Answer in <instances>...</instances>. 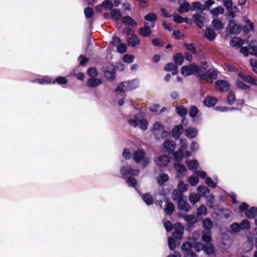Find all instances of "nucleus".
<instances>
[{
	"label": "nucleus",
	"instance_id": "obj_16",
	"mask_svg": "<svg viewBox=\"0 0 257 257\" xmlns=\"http://www.w3.org/2000/svg\"><path fill=\"white\" fill-rule=\"evenodd\" d=\"M229 30L232 34H237L240 32V26L233 20L229 22Z\"/></svg>",
	"mask_w": 257,
	"mask_h": 257
},
{
	"label": "nucleus",
	"instance_id": "obj_46",
	"mask_svg": "<svg viewBox=\"0 0 257 257\" xmlns=\"http://www.w3.org/2000/svg\"><path fill=\"white\" fill-rule=\"evenodd\" d=\"M200 195L194 193L191 194L189 196V200L190 202L193 204L198 202L200 200Z\"/></svg>",
	"mask_w": 257,
	"mask_h": 257
},
{
	"label": "nucleus",
	"instance_id": "obj_37",
	"mask_svg": "<svg viewBox=\"0 0 257 257\" xmlns=\"http://www.w3.org/2000/svg\"><path fill=\"white\" fill-rule=\"evenodd\" d=\"M245 215L249 218H253L257 216V208L252 207L245 211Z\"/></svg>",
	"mask_w": 257,
	"mask_h": 257
},
{
	"label": "nucleus",
	"instance_id": "obj_7",
	"mask_svg": "<svg viewBox=\"0 0 257 257\" xmlns=\"http://www.w3.org/2000/svg\"><path fill=\"white\" fill-rule=\"evenodd\" d=\"M174 230L172 232L173 236L177 239H181L184 233V227L180 223H176L174 226Z\"/></svg>",
	"mask_w": 257,
	"mask_h": 257
},
{
	"label": "nucleus",
	"instance_id": "obj_45",
	"mask_svg": "<svg viewBox=\"0 0 257 257\" xmlns=\"http://www.w3.org/2000/svg\"><path fill=\"white\" fill-rule=\"evenodd\" d=\"M188 187V185L187 184L184 183L182 181H180L177 185L176 189L182 192L183 193V192H185L187 190Z\"/></svg>",
	"mask_w": 257,
	"mask_h": 257
},
{
	"label": "nucleus",
	"instance_id": "obj_13",
	"mask_svg": "<svg viewBox=\"0 0 257 257\" xmlns=\"http://www.w3.org/2000/svg\"><path fill=\"white\" fill-rule=\"evenodd\" d=\"M195 23L200 28L204 26V22L205 21V17L201 14H195L193 16Z\"/></svg>",
	"mask_w": 257,
	"mask_h": 257
},
{
	"label": "nucleus",
	"instance_id": "obj_31",
	"mask_svg": "<svg viewBox=\"0 0 257 257\" xmlns=\"http://www.w3.org/2000/svg\"><path fill=\"white\" fill-rule=\"evenodd\" d=\"M243 78H242L241 76H238V78L236 83V85L237 87L239 88L242 89H246L249 88V85L246 84L244 82Z\"/></svg>",
	"mask_w": 257,
	"mask_h": 257
},
{
	"label": "nucleus",
	"instance_id": "obj_55",
	"mask_svg": "<svg viewBox=\"0 0 257 257\" xmlns=\"http://www.w3.org/2000/svg\"><path fill=\"white\" fill-rule=\"evenodd\" d=\"M184 217L189 224H194L197 221L196 217L193 215H185Z\"/></svg>",
	"mask_w": 257,
	"mask_h": 257
},
{
	"label": "nucleus",
	"instance_id": "obj_42",
	"mask_svg": "<svg viewBox=\"0 0 257 257\" xmlns=\"http://www.w3.org/2000/svg\"><path fill=\"white\" fill-rule=\"evenodd\" d=\"M176 111L177 114L182 117L185 116L188 112L187 109L182 106H177L176 108Z\"/></svg>",
	"mask_w": 257,
	"mask_h": 257
},
{
	"label": "nucleus",
	"instance_id": "obj_10",
	"mask_svg": "<svg viewBox=\"0 0 257 257\" xmlns=\"http://www.w3.org/2000/svg\"><path fill=\"white\" fill-rule=\"evenodd\" d=\"M229 84L225 80H218L215 82V88L221 92L227 91L229 89Z\"/></svg>",
	"mask_w": 257,
	"mask_h": 257
},
{
	"label": "nucleus",
	"instance_id": "obj_22",
	"mask_svg": "<svg viewBox=\"0 0 257 257\" xmlns=\"http://www.w3.org/2000/svg\"><path fill=\"white\" fill-rule=\"evenodd\" d=\"M183 127L182 125L176 126L172 131L173 137L176 139H178L183 132Z\"/></svg>",
	"mask_w": 257,
	"mask_h": 257
},
{
	"label": "nucleus",
	"instance_id": "obj_57",
	"mask_svg": "<svg viewBox=\"0 0 257 257\" xmlns=\"http://www.w3.org/2000/svg\"><path fill=\"white\" fill-rule=\"evenodd\" d=\"M173 19L174 22L177 23H183L185 19L183 18L181 16L177 13H174L172 15Z\"/></svg>",
	"mask_w": 257,
	"mask_h": 257
},
{
	"label": "nucleus",
	"instance_id": "obj_24",
	"mask_svg": "<svg viewBox=\"0 0 257 257\" xmlns=\"http://www.w3.org/2000/svg\"><path fill=\"white\" fill-rule=\"evenodd\" d=\"M122 22L124 24L133 27H136L137 25V23L135 21V20L129 16L124 17L122 19Z\"/></svg>",
	"mask_w": 257,
	"mask_h": 257
},
{
	"label": "nucleus",
	"instance_id": "obj_29",
	"mask_svg": "<svg viewBox=\"0 0 257 257\" xmlns=\"http://www.w3.org/2000/svg\"><path fill=\"white\" fill-rule=\"evenodd\" d=\"M125 82L126 84L125 89H127V91L134 89L139 86V82L137 80H132Z\"/></svg>",
	"mask_w": 257,
	"mask_h": 257
},
{
	"label": "nucleus",
	"instance_id": "obj_20",
	"mask_svg": "<svg viewBox=\"0 0 257 257\" xmlns=\"http://www.w3.org/2000/svg\"><path fill=\"white\" fill-rule=\"evenodd\" d=\"M184 133L186 137L189 138H194L197 136L198 131L195 128L189 127L185 130Z\"/></svg>",
	"mask_w": 257,
	"mask_h": 257
},
{
	"label": "nucleus",
	"instance_id": "obj_50",
	"mask_svg": "<svg viewBox=\"0 0 257 257\" xmlns=\"http://www.w3.org/2000/svg\"><path fill=\"white\" fill-rule=\"evenodd\" d=\"M206 204L210 208H212L213 207V204L214 201V195L210 194L206 197Z\"/></svg>",
	"mask_w": 257,
	"mask_h": 257
},
{
	"label": "nucleus",
	"instance_id": "obj_56",
	"mask_svg": "<svg viewBox=\"0 0 257 257\" xmlns=\"http://www.w3.org/2000/svg\"><path fill=\"white\" fill-rule=\"evenodd\" d=\"M116 49L118 52L122 54L126 52V47L124 43L121 42L119 45L116 46Z\"/></svg>",
	"mask_w": 257,
	"mask_h": 257
},
{
	"label": "nucleus",
	"instance_id": "obj_35",
	"mask_svg": "<svg viewBox=\"0 0 257 257\" xmlns=\"http://www.w3.org/2000/svg\"><path fill=\"white\" fill-rule=\"evenodd\" d=\"M211 24L213 27L216 30H219L223 28L222 22L217 18H213Z\"/></svg>",
	"mask_w": 257,
	"mask_h": 257
},
{
	"label": "nucleus",
	"instance_id": "obj_62",
	"mask_svg": "<svg viewBox=\"0 0 257 257\" xmlns=\"http://www.w3.org/2000/svg\"><path fill=\"white\" fill-rule=\"evenodd\" d=\"M123 61L130 63H132L134 60V56L132 55L125 54L123 56Z\"/></svg>",
	"mask_w": 257,
	"mask_h": 257
},
{
	"label": "nucleus",
	"instance_id": "obj_12",
	"mask_svg": "<svg viewBox=\"0 0 257 257\" xmlns=\"http://www.w3.org/2000/svg\"><path fill=\"white\" fill-rule=\"evenodd\" d=\"M177 203V208L179 210H183L186 212H187L191 209V206L190 205L186 202L183 198Z\"/></svg>",
	"mask_w": 257,
	"mask_h": 257
},
{
	"label": "nucleus",
	"instance_id": "obj_63",
	"mask_svg": "<svg viewBox=\"0 0 257 257\" xmlns=\"http://www.w3.org/2000/svg\"><path fill=\"white\" fill-rule=\"evenodd\" d=\"M249 64L252 70L257 74V61L255 59H251L249 60Z\"/></svg>",
	"mask_w": 257,
	"mask_h": 257
},
{
	"label": "nucleus",
	"instance_id": "obj_25",
	"mask_svg": "<svg viewBox=\"0 0 257 257\" xmlns=\"http://www.w3.org/2000/svg\"><path fill=\"white\" fill-rule=\"evenodd\" d=\"M224 12V10L222 6L217 7L210 10V13L213 18H217L219 14H223Z\"/></svg>",
	"mask_w": 257,
	"mask_h": 257
},
{
	"label": "nucleus",
	"instance_id": "obj_5",
	"mask_svg": "<svg viewBox=\"0 0 257 257\" xmlns=\"http://www.w3.org/2000/svg\"><path fill=\"white\" fill-rule=\"evenodd\" d=\"M152 131L157 139L167 137L168 135V132L165 130L164 126L158 121L154 123Z\"/></svg>",
	"mask_w": 257,
	"mask_h": 257
},
{
	"label": "nucleus",
	"instance_id": "obj_39",
	"mask_svg": "<svg viewBox=\"0 0 257 257\" xmlns=\"http://www.w3.org/2000/svg\"><path fill=\"white\" fill-rule=\"evenodd\" d=\"M174 167L176 171L179 174H181L186 171L185 167L182 164L178 163H175L174 164Z\"/></svg>",
	"mask_w": 257,
	"mask_h": 257
},
{
	"label": "nucleus",
	"instance_id": "obj_44",
	"mask_svg": "<svg viewBox=\"0 0 257 257\" xmlns=\"http://www.w3.org/2000/svg\"><path fill=\"white\" fill-rule=\"evenodd\" d=\"M187 165L190 170H194L198 168L199 163L197 160H191L187 161Z\"/></svg>",
	"mask_w": 257,
	"mask_h": 257
},
{
	"label": "nucleus",
	"instance_id": "obj_17",
	"mask_svg": "<svg viewBox=\"0 0 257 257\" xmlns=\"http://www.w3.org/2000/svg\"><path fill=\"white\" fill-rule=\"evenodd\" d=\"M102 83L101 79L95 78H89L87 80V85L89 87L95 88Z\"/></svg>",
	"mask_w": 257,
	"mask_h": 257
},
{
	"label": "nucleus",
	"instance_id": "obj_14",
	"mask_svg": "<svg viewBox=\"0 0 257 257\" xmlns=\"http://www.w3.org/2000/svg\"><path fill=\"white\" fill-rule=\"evenodd\" d=\"M145 19L147 21L146 22L149 23L151 27L154 28L155 25V22L157 19V16L155 13H151L145 17Z\"/></svg>",
	"mask_w": 257,
	"mask_h": 257
},
{
	"label": "nucleus",
	"instance_id": "obj_58",
	"mask_svg": "<svg viewBox=\"0 0 257 257\" xmlns=\"http://www.w3.org/2000/svg\"><path fill=\"white\" fill-rule=\"evenodd\" d=\"M199 179L198 177L195 176H191L188 179V182L191 185L195 186L198 183Z\"/></svg>",
	"mask_w": 257,
	"mask_h": 257
},
{
	"label": "nucleus",
	"instance_id": "obj_23",
	"mask_svg": "<svg viewBox=\"0 0 257 257\" xmlns=\"http://www.w3.org/2000/svg\"><path fill=\"white\" fill-rule=\"evenodd\" d=\"M204 36L210 41H213L216 37V34L212 29L209 28L206 29L204 33Z\"/></svg>",
	"mask_w": 257,
	"mask_h": 257
},
{
	"label": "nucleus",
	"instance_id": "obj_2",
	"mask_svg": "<svg viewBox=\"0 0 257 257\" xmlns=\"http://www.w3.org/2000/svg\"><path fill=\"white\" fill-rule=\"evenodd\" d=\"M181 73L185 76L193 74L195 73L198 74L200 78H206V76L205 74L203 73L202 70L200 69L195 63L183 66L181 68Z\"/></svg>",
	"mask_w": 257,
	"mask_h": 257
},
{
	"label": "nucleus",
	"instance_id": "obj_21",
	"mask_svg": "<svg viewBox=\"0 0 257 257\" xmlns=\"http://www.w3.org/2000/svg\"><path fill=\"white\" fill-rule=\"evenodd\" d=\"M169 179V176L165 173L160 174L157 177V183L159 185H163L168 182Z\"/></svg>",
	"mask_w": 257,
	"mask_h": 257
},
{
	"label": "nucleus",
	"instance_id": "obj_59",
	"mask_svg": "<svg viewBox=\"0 0 257 257\" xmlns=\"http://www.w3.org/2000/svg\"><path fill=\"white\" fill-rule=\"evenodd\" d=\"M235 100V96L232 92H229L227 96V102L229 104L232 105Z\"/></svg>",
	"mask_w": 257,
	"mask_h": 257
},
{
	"label": "nucleus",
	"instance_id": "obj_60",
	"mask_svg": "<svg viewBox=\"0 0 257 257\" xmlns=\"http://www.w3.org/2000/svg\"><path fill=\"white\" fill-rule=\"evenodd\" d=\"M230 228L232 231L235 232H238L241 230L239 224L236 222H234L231 224L230 226Z\"/></svg>",
	"mask_w": 257,
	"mask_h": 257
},
{
	"label": "nucleus",
	"instance_id": "obj_8",
	"mask_svg": "<svg viewBox=\"0 0 257 257\" xmlns=\"http://www.w3.org/2000/svg\"><path fill=\"white\" fill-rule=\"evenodd\" d=\"M149 22H145L144 27H141L139 30V34L140 36L144 37H149L151 36V29Z\"/></svg>",
	"mask_w": 257,
	"mask_h": 257
},
{
	"label": "nucleus",
	"instance_id": "obj_11",
	"mask_svg": "<svg viewBox=\"0 0 257 257\" xmlns=\"http://www.w3.org/2000/svg\"><path fill=\"white\" fill-rule=\"evenodd\" d=\"M126 42L128 46L135 47L140 44V40L136 35L133 34L127 39Z\"/></svg>",
	"mask_w": 257,
	"mask_h": 257
},
{
	"label": "nucleus",
	"instance_id": "obj_27",
	"mask_svg": "<svg viewBox=\"0 0 257 257\" xmlns=\"http://www.w3.org/2000/svg\"><path fill=\"white\" fill-rule=\"evenodd\" d=\"M164 70L166 71H171L173 75L178 73L177 67L173 63H169L164 67Z\"/></svg>",
	"mask_w": 257,
	"mask_h": 257
},
{
	"label": "nucleus",
	"instance_id": "obj_4",
	"mask_svg": "<svg viewBox=\"0 0 257 257\" xmlns=\"http://www.w3.org/2000/svg\"><path fill=\"white\" fill-rule=\"evenodd\" d=\"M105 78L110 81H112L115 79V67L112 64H107L104 65L102 68Z\"/></svg>",
	"mask_w": 257,
	"mask_h": 257
},
{
	"label": "nucleus",
	"instance_id": "obj_3",
	"mask_svg": "<svg viewBox=\"0 0 257 257\" xmlns=\"http://www.w3.org/2000/svg\"><path fill=\"white\" fill-rule=\"evenodd\" d=\"M127 122L130 125L133 127L139 126L142 130H146L148 126L147 120L143 117L141 113L135 115L134 118L129 119Z\"/></svg>",
	"mask_w": 257,
	"mask_h": 257
},
{
	"label": "nucleus",
	"instance_id": "obj_6",
	"mask_svg": "<svg viewBox=\"0 0 257 257\" xmlns=\"http://www.w3.org/2000/svg\"><path fill=\"white\" fill-rule=\"evenodd\" d=\"M154 162L159 167H165L170 162V159L167 155H161L154 159Z\"/></svg>",
	"mask_w": 257,
	"mask_h": 257
},
{
	"label": "nucleus",
	"instance_id": "obj_30",
	"mask_svg": "<svg viewBox=\"0 0 257 257\" xmlns=\"http://www.w3.org/2000/svg\"><path fill=\"white\" fill-rule=\"evenodd\" d=\"M110 15L114 20L118 21L120 20L122 17L121 12L119 9H113L110 12Z\"/></svg>",
	"mask_w": 257,
	"mask_h": 257
},
{
	"label": "nucleus",
	"instance_id": "obj_49",
	"mask_svg": "<svg viewBox=\"0 0 257 257\" xmlns=\"http://www.w3.org/2000/svg\"><path fill=\"white\" fill-rule=\"evenodd\" d=\"M126 84L125 82H122L118 84L115 89L116 91L120 92H124L127 91V89H125L126 88Z\"/></svg>",
	"mask_w": 257,
	"mask_h": 257
},
{
	"label": "nucleus",
	"instance_id": "obj_9",
	"mask_svg": "<svg viewBox=\"0 0 257 257\" xmlns=\"http://www.w3.org/2000/svg\"><path fill=\"white\" fill-rule=\"evenodd\" d=\"M120 173L123 176L137 175L139 173V171L137 169H133L130 166L126 165L121 168Z\"/></svg>",
	"mask_w": 257,
	"mask_h": 257
},
{
	"label": "nucleus",
	"instance_id": "obj_19",
	"mask_svg": "<svg viewBox=\"0 0 257 257\" xmlns=\"http://www.w3.org/2000/svg\"><path fill=\"white\" fill-rule=\"evenodd\" d=\"M206 75V78H201L202 79L208 80V79H215L217 78V72L213 68L209 69L206 73H204Z\"/></svg>",
	"mask_w": 257,
	"mask_h": 257
},
{
	"label": "nucleus",
	"instance_id": "obj_61",
	"mask_svg": "<svg viewBox=\"0 0 257 257\" xmlns=\"http://www.w3.org/2000/svg\"><path fill=\"white\" fill-rule=\"evenodd\" d=\"M207 213V208L204 205H201L197 209V214L199 215H206Z\"/></svg>",
	"mask_w": 257,
	"mask_h": 257
},
{
	"label": "nucleus",
	"instance_id": "obj_47",
	"mask_svg": "<svg viewBox=\"0 0 257 257\" xmlns=\"http://www.w3.org/2000/svg\"><path fill=\"white\" fill-rule=\"evenodd\" d=\"M88 75L90 78H95L98 75V72L96 68L90 67L87 71Z\"/></svg>",
	"mask_w": 257,
	"mask_h": 257
},
{
	"label": "nucleus",
	"instance_id": "obj_33",
	"mask_svg": "<svg viewBox=\"0 0 257 257\" xmlns=\"http://www.w3.org/2000/svg\"><path fill=\"white\" fill-rule=\"evenodd\" d=\"M230 44L233 47H240L243 44V41L239 37H234L230 40Z\"/></svg>",
	"mask_w": 257,
	"mask_h": 257
},
{
	"label": "nucleus",
	"instance_id": "obj_43",
	"mask_svg": "<svg viewBox=\"0 0 257 257\" xmlns=\"http://www.w3.org/2000/svg\"><path fill=\"white\" fill-rule=\"evenodd\" d=\"M183 56L181 53L176 54L173 57V60L177 65H181L183 63Z\"/></svg>",
	"mask_w": 257,
	"mask_h": 257
},
{
	"label": "nucleus",
	"instance_id": "obj_41",
	"mask_svg": "<svg viewBox=\"0 0 257 257\" xmlns=\"http://www.w3.org/2000/svg\"><path fill=\"white\" fill-rule=\"evenodd\" d=\"M173 156L176 161H181L185 156L183 150L179 149L177 152L174 153Z\"/></svg>",
	"mask_w": 257,
	"mask_h": 257
},
{
	"label": "nucleus",
	"instance_id": "obj_26",
	"mask_svg": "<svg viewBox=\"0 0 257 257\" xmlns=\"http://www.w3.org/2000/svg\"><path fill=\"white\" fill-rule=\"evenodd\" d=\"M217 99L215 97L207 96L204 99L203 103L208 107H212L217 103Z\"/></svg>",
	"mask_w": 257,
	"mask_h": 257
},
{
	"label": "nucleus",
	"instance_id": "obj_15",
	"mask_svg": "<svg viewBox=\"0 0 257 257\" xmlns=\"http://www.w3.org/2000/svg\"><path fill=\"white\" fill-rule=\"evenodd\" d=\"M171 196L172 200L177 202L183 198L184 195L182 192L175 189L171 192Z\"/></svg>",
	"mask_w": 257,
	"mask_h": 257
},
{
	"label": "nucleus",
	"instance_id": "obj_54",
	"mask_svg": "<svg viewBox=\"0 0 257 257\" xmlns=\"http://www.w3.org/2000/svg\"><path fill=\"white\" fill-rule=\"evenodd\" d=\"M102 5L106 10H111L113 7V3L110 0L104 1L102 3Z\"/></svg>",
	"mask_w": 257,
	"mask_h": 257
},
{
	"label": "nucleus",
	"instance_id": "obj_1",
	"mask_svg": "<svg viewBox=\"0 0 257 257\" xmlns=\"http://www.w3.org/2000/svg\"><path fill=\"white\" fill-rule=\"evenodd\" d=\"M134 161L137 164H140L143 168L146 167L150 163V159L146 156L145 152L142 149H137L132 154Z\"/></svg>",
	"mask_w": 257,
	"mask_h": 257
},
{
	"label": "nucleus",
	"instance_id": "obj_28",
	"mask_svg": "<svg viewBox=\"0 0 257 257\" xmlns=\"http://www.w3.org/2000/svg\"><path fill=\"white\" fill-rule=\"evenodd\" d=\"M175 207L174 204L170 201L166 202V206L164 209V212L168 215H171L174 211Z\"/></svg>",
	"mask_w": 257,
	"mask_h": 257
},
{
	"label": "nucleus",
	"instance_id": "obj_34",
	"mask_svg": "<svg viewBox=\"0 0 257 257\" xmlns=\"http://www.w3.org/2000/svg\"><path fill=\"white\" fill-rule=\"evenodd\" d=\"M164 148L168 151H172L175 148V143L169 140H166L165 141L163 144Z\"/></svg>",
	"mask_w": 257,
	"mask_h": 257
},
{
	"label": "nucleus",
	"instance_id": "obj_36",
	"mask_svg": "<svg viewBox=\"0 0 257 257\" xmlns=\"http://www.w3.org/2000/svg\"><path fill=\"white\" fill-rule=\"evenodd\" d=\"M191 9V7L188 2H185L181 4L178 8V12L180 13L188 12Z\"/></svg>",
	"mask_w": 257,
	"mask_h": 257
},
{
	"label": "nucleus",
	"instance_id": "obj_32",
	"mask_svg": "<svg viewBox=\"0 0 257 257\" xmlns=\"http://www.w3.org/2000/svg\"><path fill=\"white\" fill-rule=\"evenodd\" d=\"M249 54L257 56V42L256 41H252L249 44Z\"/></svg>",
	"mask_w": 257,
	"mask_h": 257
},
{
	"label": "nucleus",
	"instance_id": "obj_40",
	"mask_svg": "<svg viewBox=\"0 0 257 257\" xmlns=\"http://www.w3.org/2000/svg\"><path fill=\"white\" fill-rule=\"evenodd\" d=\"M142 199L147 205H151L153 203V198L149 193H145L142 195Z\"/></svg>",
	"mask_w": 257,
	"mask_h": 257
},
{
	"label": "nucleus",
	"instance_id": "obj_53",
	"mask_svg": "<svg viewBox=\"0 0 257 257\" xmlns=\"http://www.w3.org/2000/svg\"><path fill=\"white\" fill-rule=\"evenodd\" d=\"M239 225L241 230H246L250 228L249 222L246 219L242 220Z\"/></svg>",
	"mask_w": 257,
	"mask_h": 257
},
{
	"label": "nucleus",
	"instance_id": "obj_52",
	"mask_svg": "<svg viewBox=\"0 0 257 257\" xmlns=\"http://www.w3.org/2000/svg\"><path fill=\"white\" fill-rule=\"evenodd\" d=\"M192 247V245L189 242L183 243L182 245V249L185 252L191 251V249Z\"/></svg>",
	"mask_w": 257,
	"mask_h": 257
},
{
	"label": "nucleus",
	"instance_id": "obj_18",
	"mask_svg": "<svg viewBox=\"0 0 257 257\" xmlns=\"http://www.w3.org/2000/svg\"><path fill=\"white\" fill-rule=\"evenodd\" d=\"M238 76H241L243 78L244 82L247 83L246 84L249 85V87L252 85H256L254 79L251 76L248 75H244L241 73H238Z\"/></svg>",
	"mask_w": 257,
	"mask_h": 257
},
{
	"label": "nucleus",
	"instance_id": "obj_51",
	"mask_svg": "<svg viewBox=\"0 0 257 257\" xmlns=\"http://www.w3.org/2000/svg\"><path fill=\"white\" fill-rule=\"evenodd\" d=\"M203 250L207 254H211L213 252V246L211 243H207L206 245L204 244Z\"/></svg>",
	"mask_w": 257,
	"mask_h": 257
},
{
	"label": "nucleus",
	"instance_id": "obj_38",
	"mask_svg": "<svg viewBox=\"0 0 257 257\" xmlns=\"http://www.w3.org/2000/svg\"><path fill=\"white\" fill-rule=\"evenodd\" d=\"M191 9L192 10H198L201 11L206 10L205 7L201 4L199 2H193L192 4V8L191 7Z\"/></svg>",
	"mask_w": 257,
	"mask_h": 257
},
{
	"label": "nucleus",
	"instance_id": "obj_48",
	"mask_svg": "<svg viewBox=\"0 0 257 257\" xmlns=\"http://www.w3.org/2000/svg\"><path fill=\"white\" fill-rule=\"evenodd\" d=\"M203 226L206 229H210L212 227L213 222L209 218H206L202 221Z\"/></svg>",
	"mask_w": 257,
	"mask_h": 257
},
{
	"label": "nucleus",
	"instance_id": "obj_64",
	"mask_svg": "<svg viewBox=\"0 0 257 257\" xmlns=\"http://www.w3.org/2000/svg\"><path fill=\"white\" fill-rule=\"evenodd\" d=\"M198 191L202 193L203 195H205L206 193H208L209 192V189L208 187L205 186H200L197 188Z\"/></svg>",
	"mask_w": 257,
	"mask_h": 257
}]
</instances>
